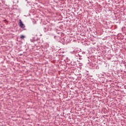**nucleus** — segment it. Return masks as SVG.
I'll return each mask as SVG.
<instances>
[{
  "mask_svg": "<svg viewBox=\"0 0 126 126\" xmlns=\"http://www.w3.org/2000/svg\"><path fill=\"white\" fill-rule=\"evenodd\" d=\"M19 24H20V27H21V28L24 29V28H25V26H24V24H23V23H22L21 20H20Z\"/></svg>",
  "mask_w": 126,
  "mask_h": 126,
  "instance_id": "nucleus-1",
  "label": "nucleus"
},
{
  "mask_svg": "<svg viewBox=\"0 0 126 126\" xmlns=\"http://www.w3.org/2000/svg\"><path fill=\"white\" fill-rule=\"evenodd\" d=\"M24 38H25V36L22 35L20 36V38L21 39H24Z\"/></svg>",
  "mask_w": 126,
  "mask_h": 126,
  "instance_id": "nucleus-2",
  "label": "nucleus"
}]
</instances>
